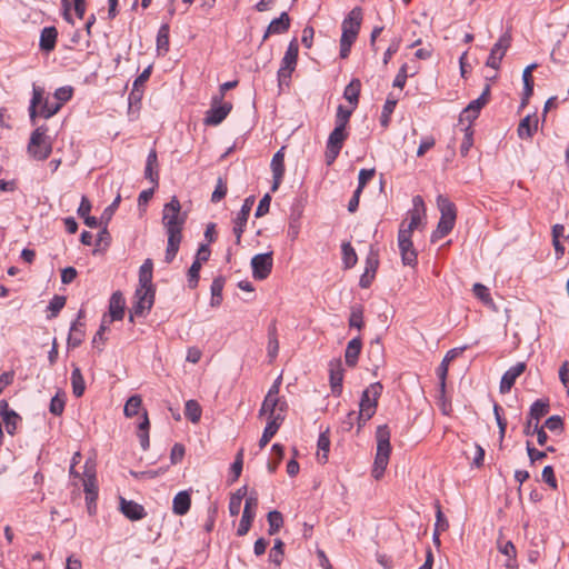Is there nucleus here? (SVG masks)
Returning <instances> with one entry per match:
<instances>
[{
  "mask_svg": "<svg viewBox=\"0 0 569 569\" xmlns=\"http://www.w3.org/2000/svg\"><path fill=\"white\" fill-rule=\"evenodd\" d=\"M187 220V213L181 212V203L179 199L173 196L169 202L163 206L162 210V224L168 234V243L166 249L164 260L170 263L179 251L182 240V229Z\"/></svg>",
  "mask_w": 569,
  "mask_h": 569,
  "instance_id": "f257e3e1",
  "label": "nucleus"
},
{
  "mask_svg": "<svg viewBox=\"0 0 569 569\" xmlns=\"http://www.w3.org/2000/svg\"><path fill=\"white\" fill-rule=\"evenodd\" d=\"M377 452L372 468V477L379 480L388 466L391 446H390V430L387 425H381L376 431Z\"/></svg>",
  "mask_w": 569,
  "mask_h": 569,
  "instance_id": "f03ea898",
  "label": "nucleus"
},
{
  "mask_svg": "<svg viewBox=\"0 0 569 569\" xmlns=\"http://www.w3.org/2000/svg\"><path fill=\"white\" fill-rule=\"evenodd\" d=\"M437 206L441 217L437 229L431 234L432 242L446 237L453 229L457 217L456 207L447 197L439 194L437 197Z\"/></svg>",
  "mask_w": 569,
  "mask_h": 569,
  "instance_id": "7ed1b4c3",
  "label": "nucleus"
},
{
  "mask_svg": "<svg viewBox=\"0 0 569 569\" xmlns=\"http://www.w3.org/2000/svg\"><path fill=\"white\" fill-rule=\"evenodd\" d=\"M382 389L383 388L380 382H373L362 391L359 403V412L360 418L363 419V422L370 420L376 413L378 399L381 396Z\"/></svg>",
  "mask_w": 569,
  "mask_h": 569,
  "instance_id": "20e7f679",
  "label": "nucleus"
},
{
  "mask_svg": "<svg viewBox=\"0 0 569 569\" xmlns=\"http://www.w3.org/2000/svg\"><path fill=\"white\" fill-rule=\"evenodd\" d=\"M47 127H38L32 133L28 144V152L37 160H46L51 151V142L46 136Z\"/></svg>",
  "mask_w": 569,
  "mask_h": 569,
  "instance_id": "39448f33",
  "label": "nucleus"
},
{
  "mask_svg": "<svg viewBox=\"0 0 569 569\" xmlns=\"http://www.w3.org/2000/svg\"><path fill=\"white\" fill-rule=\"evenodd\" d=\"M299 44L298 40L295 38L289 42L287 51L281 60V66L278 70V81L281 86L282 83H288L292 72L296 69L297 60H298Z\"/></svg>",
  "mask_w": 569,
  "mask_h": 569,
  "instance_id": "423d86ee",
  "label": "nucleus"
},
{
  "mask_svg": "<svg viewBox=\"0 0 569 569\" xmlns=\"http://www.w3.org/2000/svg\"><path fill=\"white\" fill-rule=\"evenodd\" d=\"M347 138L348 132L346 131V129L335 127V129L331 131L327 141V148L325 152V159L328 166L332 164L336 161Z\"/></svg>",
  "mask_w": 569,
  "mask_h": 569,
  "instance_id": "0eeeda50",
  "label": "nucleus"
},
{
  "mask_svg": "<svg viewBox=\"0 0 569 569\" xmlns=\"http://www.w3.org/2000/svg\"><path fill=\"white\" fill-rule=\"evenodd\" d=\"M154 288H138L134 297L137 302L132 307L129 316V321L133 322V316H143L146 311H149L154 303Z\"/></svg>",
  "mask_w": 569,
  "mask_h": 569,
  "instance_id": "6e6552de",
  "label": "nucleus"
},
{
  "mask_svg": "<svg viewBox=\"0 0 569 569\" xmlns=\"http://www.w3.org/2000/svg\"><path fill=\"white\" fill-rule=\"evenodd\" d=\"M403 226L405 223L399 229L398 246L403 264L413 267L417 263V251L413 248L411 233H409V230H405Z\"/></svg>",
  "mask_w": 569,
  "mask_h": 569,
  "instance_id": "1a4fd4ad",
  "label": "nucleus"
},
{
  "mask_svg": "<svg viewBox=\"0 0 569 569\" xmlns=\"http://www.w3.org/2000/svg\"><path fill=\"white\" fill-rule=\"evenodd\" d=\"M231 109L232 104L230 102L221 103V97H214L211 108L206 113L204 123L207 126L220 124L227 118Z\"/></svg>",
  "mask_w": 569,
  "mask_h": 569,
  "instance_id": "9d476101",
  "label": "nucleus"
},
{
  "mask_svg": "<svg viewBox=\"0 0 569 569\" xmlns=\"http://www.w3.org/2000/svg\"><path fill=\"white\" fill-rule=\"evenodd\" d=\"M287 409L288 403L284 399L266 396L259 410V417L267 416L268 420H273L278 416L284 417Z\"/></svg>",
  "mask_w": 569,
  "mask_h": 569,
  "instance_id": "9b49d317",
  "label": "nucleus"
},
{
  "mask_svg": "<svg viewBox=\"0 0 569 569\" xmlns=\"http://www.w3.org/2000/svg\"><path fill=\"white\" fill-rule=\"evenodd\" d=\"M273 266L272 252L259 253L252 257V276L257 280H264L271 273Z\"/></svg>",
  "mask_w": 569,
  "mask_h": 569,
  "instance_id": "f8f14e48",
  "label": "nucleus"
},
{
  "mask_svg": "<svg viewBox=\"0 0 569 569\" xmlns=\"http://www.w3.org/2000/svg\"><path fill=\"white\" fill-rule=\"evenodd\" d=\"M511 44V34L506 32L491 48L486 66L492 69H499L500 62Z\"/></svg>",
  "mask_w": 569,
  "mask_h": 569,
  "instance_id": "ddd939ff",
  "label": "nucleus"
},
{
  "mask_svg": "<svg viewBox=\"0 0 569 569\" xmlns=\"http://www.w3.org/2000/svg\"><path fill=\"white\" fill-rule=\"evenodd\" d=\"M258 506V497L257 495L250 496L246 499L244 509L242 512V517L237 529V535L242 537L248 533L250 530L251 523L256 516V509Z\"/></svg>",
  "mask_w": 569,
  "mask_h": 569,
  "instance_id": "4468645a",
  "label": "nucleus"
},
{
  "mask_svg": "<svg viewBox=\"0 0 569 569\" xmlns=\"http://www.w3.org/2000/svg\"><path fill=\"white\" fill-rule=\"evenodd\" d=\"M254 203V197L250 196L244 199L243 204L234 219L233 234L236 237V243L240 244L241 237L247 226V221Z\"/></svg>",
  "mask_w": 569,
  "mask_h": 569,
  "instance_id": "2eb2a0df",
  "label": "nucleus"
},
{
  "mask_svg": "<svg viewBox=\"0 0 569 569\" xmlns=\"http://www.w3.org/2000/svg\"><path fill=\"white\" fill-rule=\"evenodd\" d=\"M270 167L273 177L271 190L276 191L279 188L284 174V147L280 148L273 154Z\"/></svg>",
  "mask_w": 569,
  "mask_h": 569,
  "instance_id": "dca6fc26",
  "label": "nucleus"
},
{
  "mask_svg": "<svg viewBox=\"0 0 569 569\" xmlns=\"http://www.w3.org/2000/svg\"><path fill=\"white\" fill-rule=\"evenodd\" d=\"M526 370L525 362H518L517 365L509 368L502 376L500 381L499 390L501 393H508L513 387L517 378L521 376Z\"/></svg>",
  "mask_w": 569,
  "mask_h": 569,
  "instance_id": "f3484780",
  "label": "nucleus"
},
{
  "mask_svg": "<svg viewBox=\"0 0 569 569\" xmlns=\"http://www.w3.org/2000/svg\"><path fill=\"white\" fill-rule=\"evenodd\" d=\"M330 387L335 396L339 397L342 392L343 368L340 359L331 360L329 363Z\"/></svg>",
  "mask_w": 569,
  "mask_h": 569,
  "instance_id": "a211bd4d",
  "label": "nucleus"
},
{
  "mask_svg": "<svg viewBox=\"0 0 569 569\" xmlns=\"http://www.w3.org/2000/svg\"><path fill=\"white\" fill-rule=\"evenodd\" d=\"M425 214L426 208L423 199L420 196L413 197L412 209L409 211L410 222L405 230H409V233H412V231L421 224Z\"/></svg>",
  "mask_w": 569,
  "mask_h": 569,
  "instance_id": "6ab92c4d",
  "label": "nucleus"
},
{
  "mask_svg": "<svg viewBox=\"0 0 569 569\" xmlns=\"http://www.w3.org/2000/svg\"><path fill=\"white\" fill-rule=\"evenodd\" d=\"M120 511L130 520H140L146 517L142 505L120 497Z\"/></svg>",
  "mask_w": 569,
  "mask_h": 569,
  "instance_id": "aec40b11",
  "label": "nucleus"
},
{
  "mask_svg": "<svg viewBox=\"0 0 569 569\" xmlns=\"http://www.w3.org/2000/svg\"><path fill=\"white\" fill-rule=\"evenodd\" d=\"M124 307L126 301L122 293L120 291L113 292L109 301V322L122 320L124 317Z\"/></svg>",
  "mask_w": 569,
  "mask_h": 569,
  "instance_id": "412c9836",
  "label": "nucleus"
},
{
  "mask_svg": "<svg viewBox=\"0 0 569 569\" xmlns=\"http://www.w3.org/2000/svg\"><path fill=\"white\" fill-rule=\"evenodd\" d=\"M84 316V311L80 310L78 313V319L71 325L70 332L68 336V346L71 348L79 347L84 338L83 323L80 322V319Z\"/></svg>",
  "mask_w": 569,
  "mask_h": 569,
  "instance_id": "4be33fe9",
  "label": "nucleus"
},
{
  "mask_svg": "<svg viewBox=\"0 0 569 569\" xmlns=\"http://www.w3.org/2000/svg\"><path fill=\"white\" fill-rule=\"evenodd\" d=\"M290 28V17L287 12H282L279 18L273 19L268 26L263 40L268 39L271 34H281L289 30Z\"/></svg>",
  "mask_w": 569,
  "mask_h": 569,
  "instance_id": "5701e85b",
  "label": "nucleus"
},
{
  "mask_svg": "<svg viewBox=\"0 0 569 569\" xmlns=\"http://www.w3.org/2000/svg\"><path fill=\"white\" fill-rule=\"evenodd\" d=\"M497 548H498L499 552H501L502 555H505L508 558L505 566L507 568H511V569L516 568L517 567V560H516L517 550H516V547L512 543V541L503 540L502 537L500 536L497 539Z\"/></svg>",
  "mask_w": 569,
  "mask_h": 569,
  "instance_id": "b1692460",
  "label": "nucleus"
},
{
  "mask_svg": "<svg viewBox=\"0 0 569 569\" xmlns=\"http://www.w3.org/2000/svg\"><path fill=\"white\" fill-rule=\"evenodd\" d=\"M362 21V10L360 7H355L342 21V31H352L359 33Z\"/></svg>",
  "mask_w": 569,
  "mask_h": 569,
  "instance_id": "393cba45",
  "label": "nucleus"
},
{
  "mask_svg": "<svg viewBox=\"0 0 569 569\" xmlns=\"http://www.w3.org/2000/svg\"><path fill=\"white\" fill-rule=\"evenodd\" d=\"M58 31L54 27H46L40 34L39 47L44 52H50L56 48Z\"/></svg>",
  "mask_w": 569,
  "mask_h": 569,
  "instance_id": "a878e982",
  "label": "nucleus"
},
{
  "mask_svg": "<svg viewBox=\"0 0 569 569\" xmlns=\"http://www.w3.org/2000/svg\"><path fill=\"white\" fill-rule=\"evenodd\" d=\"M362 341L360 337L351 339L346 348L345 360L347 366L355 367L361 352Z\"/></svg>",
  "mask_w": 569,
  "mask_h": 569,
  "instance_id": "bb28decb",
  "label": "nucleus"
},
{
  "mask_svg": "<svg viewBox=\"0 0 569 569\" xmlns=\"http://www.w3.org/2000/svg\"><path fill=\"white\" fill-rule=\"evenodd\" d=\"M536 68H537V64L532 63V64L528 66L527 68H525L523 72H522V81H523V96H522V101H521L522 107L528 103L529 98L533 93V78H532L531 73Z\"/></svg>",
  "mask_w": 569,
  "mask_h": 569,
  "instance_id": "cd10ccee",
  "label": "nucleus"
},
{
  "mask_svg": "<svg viewBox=\"0 0 569 569\" xmlns=\"http://www.w3.org/2000/svg\"><path fill=\"white\" fill-rule=\"evenodd\" d=\"M284 421V417H274L273 420H268L263 433L259 440V447L264 448L271 438L277 433L278 429Z\"/></svg>",
  "mask_w": 569,
  "mask_h": 569,
  "instance_id": "c85d7f7f",
  "label": "nucleus"
},
{
  "mask_svg": "<svg viewBox=\"0 0 569 569\" xmlns=\"http://www.w3.org/2000/svg\"><path fill=\"white\" fill-rule=\"evenodd\" d=\"M144 176L150 182L158 186V158L154 149H152L148 154Z\"/></svg>",
  "mask_w": 569,
  "mask_h": 569,
  "instance_id": "c756f323",
  "label": "nucleus"
},
{
  "mask_svg": "<svg viewBox=\"0 0 569 569\" xmlns=\"http://www.w3.org/2000/svg\"><path fill=\"white\" fill-rule=\"evenodd\" d=\"M191 506V498L187 491L178 492L173 498L172 510L177 516L186 515Z\"/></svg>",
  "mask_w": 569,
  "mask_h": 569,
  "instance_id": "7c9ffc66",
  "label": "nucleus"
},
{
  "mask_svg": "<svg viewBox=\"0 0 569 569\" xmlns=\"http://www.w3.org/2000/svg\"><path fill=\"white\" fill-rule=\"evenodd\" d=\"M456 356H457L456 349L449 350L446 353L445 358L442 359V361L438 368V377H439V381H440L441 396H443L446 392V379H447V375H448L449 362L451 360H453Z\"/></svg>",
  "mask_w": 569,
  "mask_h": 569,
  "instance_id": "2f4dec72",
  "label": "nucleus"
},
{
  "mask_svg": "<svg viewBox=\"0 0 569 569\" xmlns=\"http://www.w3.org/2000/svg\"><path fill=\"white\" fill-rule=\"evenodd\" d=\"M361 91V82L359 79H352L349 84L345 88L343 98L356 108L359 102V96Z\"/></svg>",
  "mask_w": 569,
  "mask_h": 569,
  "instance_id": "473e14b6",
  "label": "nucleus"
},
{
  "mask_svg": "<svg viewBox=\"0 0 569 569\" xmlns=\"http://www.w3.org/2000/svg\"><path fill=\"white\" fill-rule=\"evenodd\" d=\"M153 262L146 259L139 270V288H154L152 284Z\"/></svg>",
  "mask_w": 569,
  "mask_h": 569,
  "instance_id": "72a5a7b5",
  "label": "nucleus"
},
{
  "mask_svg": "<svg viewBox=\"0 0 569 569\" xmlns=\"http://www.w3.org/2000/svg\"><path fill=\"white\" fill-rule=\"evenodd\" d=\"M538 128V120L535 119L533 122H531L530 116H527L523 118L519 126H518V136L521 139H530L533 133L537 131Z\"/></svg>",
  "mask_w": 569,
  "mask_h": 569,
  "instance_id": "f704fd0d",
  "label": "nucleus"
},
{
  "mask_svg": "<svg viewBox=\"0 0 569 569\" xmlns=\"http://www.w3.org/2000/svg\"><path fill=\"white\" fill-rule=\"evenodd\" d=\"M72 392L77 398H80L84 393L86 383L79 367H73L71 373Z\"/></svg>",
  "mask_w": 569,
  "mask_h": 569,
  "instance_id": "c9c22d12",
  "label": "nucleus"
},
{
  "mask_svg": "<svg viewBox=\"0 0 569 569\" xmlns=\"http://www.w3.org/2000/svg\"><path fill=\"white\" fill-rule=\"evenodd\" d=\"M169 24L164 23L159 28L157 34V50L159 54H166L169 51Z\"/></svg>",
  "mask_w": 569,
  "mask_h": 569,
  "instance_id": "e433bc0d",
  "label": "nucleus"
},
{
  "mask_svg": "<svg viewBox=\"0 0 569 569\" xmlns=\"http://www.w3.org/2000/svg\"><path fill=\"white\" fill-rule=\"evenodd\" d=\"M43 93L44 91L42 88L33 86L32 99L29 107L30 119L32 122H34V119L38 117V106H42L46 100L43 99Z\"/></svg>",
  "mask_w": 569,
  "mask_h": 569,
  "instance_id": "4c0bfd02",
  "label": "nucleus"
},
{
  "mask_svg": "<svg viewBox=\"0 0 569 569\" xmlns=\"http://www.w3.org/2000/svg\"><path fill=\"white\" fill-rule=\"evenodd\" d=\"M142 418H143L142 421L138 426V437H139L140 445H141L142 449L147 450L149 448L150 422H149L148 413L146 410L143 411Z\"/></svg>",
  "mask_w": 569,
  "mask_h": 569,
  "instance_id": "58836bf2",
  "label": "nucleus"
},
{
  "mask_svg": "<svg viewBox=\"0 0 569 569\" xmlns=\"http://www.w3.org/2000/svg\"><path fill=\"white\" fill-rule=\"evenodd\" d=\"M358 34L352 33V31H342L341 39H340V57L342 59L348 58L350 53L351 46L356 41Z\"/></svg>",
  "mask_w": 569,
  "mask_h": 569,
  "instance_id": "ea45409f",
  "label": "nucleus"
},
{
  "mask_svg": "<svg viewBox=\"0 0 569 569\" xmlns=\"http://www.w3.org/2000/svg\"><path fill=\"white\" fill-rule=\"evenodd\" d=\"M224 286V279L217 277L211 283V306L218 307L222 301V290Z\"/></svg>",
  "mask_w": 569,
  "mask_h": 569,
  "instance_id": "a19ab883",
  "label": "nucleus"
},
{
  "mask_svg": "<svg viewBox=\"0 0 569 569\" xmlns=\"http://www.w3.org/2000/svg\"><path fill=\"white\" fill-rule=\"evenodd\" d=\"M201 407L196 400H188L184 407L186 417L193 423H197L201 418Z\"/></svg>",
  "mask_w": 569,
  "mask_h": 569,
  "instance_id": "79ce46f5",
  "label": "nucleus"
},
{
  "mask_svg": "<svg viewBox=\"0 0 569 569\" xmlns=\"http://www.w3.org/2000/svg\"><path fill=\"white\" fill-rule=\"evenodd\" d=\"M267 519L269 523L268 533L270 536L276 535L283 525V518L281 512L272 510L268 513Z\"/></svg>",
  "mask_w": 569,
  "mask_h": 569,
  "instance_id": "37998d69",
  "label": "nucleus"
},
{
  "mask_svg": "<svg viewBox=\"0 0 569 569\" xmlns=\"http://www.w3.org/2000/svg\"><path fill=\"white\" fill-rule=\"evenodd\" d=\"M357 422L358 425V432L360 431V429L366 425V422H363V419L360 418V412H356V411H350L346 418L342 420V429L345 431H350L355 423Z\"/></svg>",
  "mask_w": 569,
  "mask_h": 569,
  "instance_id": "c03bdc74",
  "label": "nucleus"
},
{
  "mask_svg": "<svg viewBox=\"0 0 569 569\" xmlns=\"http://www.w3.org/2000/svg\"><path fill=\"white\" fill-rule=\"evenodd\" d=\"M318 448H319V452L317 455L318 456V460L321 463H326L327 460H328V452H329V448H330V439H329V437H328V435L326 432H322L319 436Z\"/></svg>",
  "mask_w": 569,
  "mask_h": 569,
  "instance_id": "a18cd8bd",
  "label": "nucleus"
},
{
  "mask_svg": "<svg viewBox=\"0 0 569 569\" xmlns=\"http://www.w3.org/2000/svg\"><path fill=\"white\" fill-rule=\"evenodd\" d=\"M549 411V402L545 400H537L530 407V418L539 420L545 417Z\"/></svg>",
  "mask_w": 569,
  "mask_h": 569,
  "instance_id": "49530a36",
  "label": "nucleus"
},
{
  "mask_svg": "<svg viewBox=\"0 0 569 569\" xmlns=\"http://www.w3.org/2000/svg\"><path fill=\"white\" fill-rule=\"evenodd\" d=\"M141 403H142V399L140 396H138V395L131 396L124 405V409H123L124 415L127 417H133V416L138 415Z\"/></svg>",
  "mask_w": 569,
  "mask_h": 569,
  "instance_id": "de8ad7c7",
  "label": "nucleus"
},
{
  "mask_svg": "<svg viewBox=\"0 0 569 569\" xmlns=\"http://www.w3.org/2000/svg\"><path fill=\"white\" fill-rule=\"evenodd\" d=\"M21 420L20 416L16 411H10L1 418V421L4 423V428L9 435H14L17 430L18 422Z\"/></svg>",
  "mask_w": 569,
  "mask_h": 569,
  "instance_id": "09e8293b",
  "label": "nucleus"
},
{
  "mask_svg": "<svg viewBox=\"0 0 569 569\" xmlns=\"http://www.w3.org/2000/svg\"><path fill=\"white\" fill-rule=\"evenodd\" d=\"M283 548L284 543L280 539L274 540V545L269 553V560L276 566H280L283 560Z\"/></svg>",
  "mask_w": 569,
  "mask_h": 569,
  "instance_id": "8fccbe9b",
  "label": "nucleus"
},
{
  "mask_svg": "<svg viewBox=\"0 0 569 569\" xmlns=\"http://www.w3.org/2000/svg\"><path fill=\"white\" fill-rule=\"evenodd\" d=\"M355 108L347 109L343 106H339L337 108V114H336V127L346 129L347 123L349 122V119L352 114Z\"/></svg>",
  "mask_w": 569,
  "mask_h": 569,
  "instance_id": "3c124183",
  "label": "nucleus"
},
{
  "mask_svg": "<svg viewBox=\"0 0 569 569\" xmlns=\"http://www.w3.org/2000/svg\"><path fill=\"white\" fill-rule=\"evenodd\" d=\"M489 94H490V86L487 84L481 93V96L476 99V100H472L468 107H469V110L470 111H473V112H480V110L487 104L488 102V99H489Z\"/></svg>",
  "mask_w": 569,
  "mask_h": 569,
  "instance_id": "603ef678",
  "label": "nucleus"
},
{
  "mask_svg": "<svg viewBox=\"0 0 569 569\" xmlns=\"http://www.w3.org/2000/svg\"><path fill=\"white\" fill-rule=\"evenodd\" d=\"M342 259L346 268H351L357 262V254L349 242L342 243Z\"/></svg>",
  "mask_w": 569,
  "mask_h": 569,
  "instance_id": "864d4df0",
  "label": "nucleus"
},
{
  "mask_svg": "<svg viewBox=\"0 0 569 569\" xmlns=\"http://www.w3.org/2000/svg\"><path fill=\"white\" fill-rule=\"evenodd\" d=\"M396 104H397V99H393L391 97L387 98L383 109H382L381 119H380V122L383 127L388 126L390 116L393 112Z\"/></svg>",
  "mask_w": 569,
  "mask_h": 569,
  "instance_id": "5fc2aeb1",
  "label": "nucleus"
},
{
  "mask_svg": "<svg viewBox=\"0 0 569 569\" xmlns=\"http://www.w3.org/2000/svg\"><path fill=\"white\" fill-rule=\"evenodd\" d=\"M278 351L279 342L276 335V327L273 326L272 328H270L268 335V356L270 357L271 360H273L277 357Z\"/></svg>",
  "mask_w": 569,
  "mask_h": 569,
  "instance_id": "6e6d98bb",
  "label": "nucleus"
},
{
  "mask_svg": "<svg viewBox=\"0 0 569 569\" xmlns=\"http://www.w3.org/2000/svg\"><path fill=\"white\" fill-rule=\"evenodd\" d=\"M473 295L482 301L485 305H492V298L489 293V289L482 283H475L472 288Z\"/></svg>",
  "mask_w": 569,
  "mask_h": 569,
  "instance_id": "4d7b16f0",
  "label": "nucleus"
},
{
  "mask_svg": "<svg viewBox=\"0 0 569 569\" xmlns=\"http://www.w3.org/2000/svg\"><path fill=\"white\" fill-rule=\"evenodd\" d=\"M64 305L66 297L56 295L49 302L48 310L50 311V315L48 317L50 319L56 318Z\"/></svg>",
  "mask_w": 569,
  "mask_h": 569,
  "instance_id": "13d9d810",
  "label": "nucleus"
},
{
  "mask_svg": "<svg viewBox=\"0 0 569 569\" xmlns=\"http://www.w3.org/2000/svg\"><path fill=\"white\" fill-rule=\"evenodd\" d=\"M61 109V103H50L48 99L44 100L43 104L38 112V116L46 119L52 117Z\"/></svg>",
  "mask_w": 569,
  "mask_h": 569,
  "instance_id": "bf43d9fd",
  "label": "nucleus"
},
{
  "mask_svg": "<svg viewBox=\"0 0 569 569\" xmlns=\"http://www.w3.org/2000/svg\"><path fill=\"white\" fill-rule=\"evenodd\" d=\"M350 328L361 329L363 327V313L361 307H352L350 318Z\"/></svg>",
  "mask_w": 569,
  "mask_h": 569,
  "instance_id": "052dcab7",
  "label": "nucleus"
},
{
  "mask_svg": "<svg viewBox=\"0 0 569 569\" xmlns=\"http://www.w3.org/2000/svg\"><path fill=\"white\" fill-rule=\"evenodd\" d=\"M271 450L276 455V461H271L268 463V470L269 472L273 473L277 470L281 460L283 459L284 448L279 443H274Z\"/></svg>",
  "mask_w": 569,
  "mask_h": 569,
  "instance_id": "680f3d73",
  "label": "nucleus"
},
{
  "mask_svg": "<svg viewBox=\"0 0 569 569\" xmlns=\"http://www.w3.org/2000/svg\"><path fill=\"white\" fill-rule=\"evenodd\" d=\"M200 269L201 264L198 261H193L188 270V284L191 289L198 286Z\"/></svg>",
  "mask_w": 569,
  "mask_h": 569,
  "instance_id": "e2e57ef3",
  "label": "nucleus"
},
{
  "mask_svg": "<svg viewBox=\"0 0 569 569\" xmlns=\"http://www.w3.org/2000/svg\"><path fill=\"white\" fill-rule=\"evenodd\" d=\"M243 467V449H240L236 455L234 461L231 465V472L233 473L232 481H236L242 471Z\"/></svg>",
  "mask_w": 569,
  "mask_h": 569,
  "instance_id": "0e129e2a",
  "label": "nucleus"
},
{
  "mask_svg": "<svg viewBox=\"0 0 569 569\" xmlns=\"http://www.w3.org/2000/svg\"><path fill=\"white\" fill-rule=\"evenodd\" d=\"M64 397L57 393L50 401V412L60 416L64 410Z\"/></svg>",
  "mask_w": 569,
  "mask_h": 569,
  "instance_id": "69168bd1",
  "label": "nucleus"
},
{
  "mask_svg": "<svg viewBox=\"0 0 569 569\" xmlns=\"http://www.w3.org/2000/svg\"><path fill=\"white\" fill-rule=\"evenodd\" d=\"M375 173H376L375 168L361 169L359 172V177H358V180H359L358 188L356 190H360V192H362L363 188L366 187L368 181L373 178Z\"/></svg>",
  "mask_w": 569,
  "mask_h": 569,
  "instance_id": "338daca9",
  "label": "nucleus"
},
{
  "mask_svg": "<svg viewBox=\"0 0 569 569\" xmlns=\"http://www.w3.org/2000/svg\"><path fill=\"white\" fill-rule=\"evenodd\" d=\"M72 93H73V89L72 87H61V88H58L56 91H54V98L58 100L57 103H61V106L69 101L71 98H72Z\"/></svg>",
  "mask_w": 569,
  "mask_h": 569,
  "instance_id": "774afa93",
  "label": "nucleus"
}]
</instances>
